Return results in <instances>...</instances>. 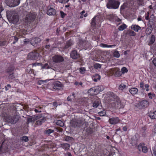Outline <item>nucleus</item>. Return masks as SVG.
<instances>
[{
	"instance_id": "nucleus-1",
	"label": "nucleus",
	"mask_w": 156,
	"mask_h": 156,
	"mask_svg": "<svg viewBox=\"0 0 156 156\" xmlns=\"http://www.w3.org/2000/svg\"><path fill=\"white\" fill-rule=\"evenodd\" d=\"M107 100L112 104V106L115 108H120L122 107L121 102L119 98L112 92H110L108 94Z\"/></svg>"
},
{
	"instance_id": "nucleus-2",
	"label": "nucleus",
	"mask_w": 156,
	"mask_h": 156,
	"mask_svg": "<svg viewBox=\"0 0 156 156\" xmlns=\"http://www.w3.org/2000/svg\"><path fill=\"white\" fill-rule=\"evenodd\" d=\"M27 30H26L25 29H21L19 32H17L15 36L12 37V39L14 40L12 44H14L16 43L18 41V39L24 37L23 36L27 34Z\"/></svg>"
},
{
	"instance_id": "nucleus-3",
	"label": "nucleus",
	"mask_w": 156,
	"mask_h": 156,
	"mask_svg": "<svg viewBox=\"0 0 156 156\" xmlns=\"http://www.w3.org/2000/svg\"><path fill=\"white\" fill-rule=\"evenodd\" d=\"M120 2L115 0H109L107 4V8L110 9H116L118 8Z\"/></svg>"
},
{
	"instance_id": "nucleus-4",
	"label": "nucleus",
	"mask_w": 156,
	"mask_h": 156,
	"mask_svg": "<svg viewBox=\"0 0 156 156\" xmlns=\"http://www.w3.org/2000/svg\"><path fill=\"white\" fill-rule=\"evenodd\" d=\"M36 18V15L33 13H30L26 15L25 19L26 23L28 25L30 24L31 22H33Z\"/></svg>"
},
{
	"instance_id": "nucleus-5",
	"label": "nucleus",
	"mask_w": 156,
	"mask_h": 156,
	"mask_svg": "<svg viewBox=\"0 0 156 156\" xmlns=\"http://www.w3.org/2000/svg\"><path fill=\"white\" fill-rule=\"evenodd\" d=\"M149 105L148 101L144 100L140 101L137 104V106L139 109L145 108H147Z\"/></svg>"
},
{
	"instance_id": "nucleus-6",
	"label": "nucleus",
	"mask_w": 156,
	"mask_h": 156,
	"mask_svg": "<svg viewBox=\"0 0 156 156\" xmlns=\"http://www.w3.org/2000/svg\"><path fill=\"white\" fill-rule=\"evenodd\" d=\"M19 119L18 117L15 116L9 115L6 117V120L8 122L13 124L16 123Z\"/></svg>"
},
{
	"instance_id": "nucleus-7",
	"label": "nucleus",
	"mask_w": 156,
	"mask_h": 156,
	"mask_svg": "<svg viewBox=\"0 0 156 156\" xmlns=\"http://www.w3.org/2000/svg\"><path fill=\"white\" fill-rule=\"evenodd\" d=\"M91 99L93 103V106L97 108L101 102L100 99L96 96L91 97Z\"/></svg>"
},
{
	"instance_id": "nucleus-8",
	"label": "nucleus",
	"mask_w": 156,
	"mask_h": 156,
	"mask_svg": "<svg viewBox=\"0 0 156 156\" xmlns=\"http://www.w3.org/2000/svg\"><path fill=\"white\" fill-rule=\"evenodd\" d=\"M39 53L36 51L31 52L29 53L28 55V58L32 60H37L38 59L39 56Z\"/></svg>"
},
{
	"instance_id": "nucleus-9",
	"label": "nucleus",
	"mask_w": 156,
	"mask_h": 156,
	"mask_svg": "<svg viewBox=\"0 0 156 156\" xmlns=\"http://www.w3.org/2000/svg\"><path fill=\"white\" fill-rule=\"evenodd\" d=\"M52 60L53 62L55 63H60L63 62L64 60V59L63 57L61 55H56L53 57Z\"/></svg>"
},
{
	"instance_id": "nucleus-10",
	"label": "nucleus",
	"mask_w": 156,
	"mask_h": 156,
	"mask_svg": "<svg viewBox=\"0 0 156 156\" xmlns=\"http://www.w3.org/2000/svg\"><path fill=\"white\" fill-rule=\"evenodd\" d=\"M101 23L100 18L95 16L92 19L91 25L92 27H95L96 25L98 24Z\"/></svg>"
},
{
	"instance_id": "nucleus-11",
	"label": "nucleus",
	"mask_w": 156,
	"mask_h": 156,
	"mask_svg": "<svg viewBox=\"0 0 156 156\" xmlns=\"http://www.w3.org/2000/svg\"><path fill=\"white\" fill-rule=\"evenodd\" d=\"M145 144L144 143H140L138 146V148L139 150L140 151V148L142 149V152L144 153H147L148 151V149L147 146H145Z\"/></svg>"
},
{
	"instance_id": "nucleus-12",
	"label": "nucleus",
	"mask_w": 156,
	"mask_h": 156,
	"mask_svg": "<svg viewBox=\"0 0 156 156\" xmlns=\"http://www.w3.org/2000/svg\"><path fill=\"white\" fill-rule=\"evenodd\" d=\"M6 142V140H4L0 147V152L2 153L5 152L8 149V146L7 144H5Z\"/></svg>"
},
{
	"instance_id": "nucleus-13",
	"label": "nucleus",
	"mask_w": 156,
	"mask_h": 156,
	"mask_svg": "<svg viewBox=\"0 0 156 156\" xmlns=\"http://www.w3.org/2000/svg\"><path fill=\"white\" fill-rule=\"evenodd\" d=\"M71 57L73 59H76L80 58V54L76 50H73L70 53Z\"/></svg>"
},
{
	"instance_id": "nucleus-14",
	"label": "nucleus",
	"mask_w": 156,
	"mask_h": 156,
	"mask_svg": "<svg viewBox=\"0 0 156 156\" xmlns=\"http://www.w3.org/2000/svg\"><path fill=\"white\" fill-rule=\"evenodd\" d=\"M120 120L118 117H112L109 118L108 122L109 123L112 125L117 124L119 122Z\"/></svg>"
},
{
	"instance_id": "nucleus-15",
	"label": "nucleus",
	"mask_w": 156,
	"mask_h": 156,
	"mask_svg": "<svg viewBox=\"0 0 156 156\" xmlns=\"http://www.w3.org/2000/svg\"><path fill=\"white\" fill-rule=\"evenodd\" d=\"M41 116V115H36L35 117L28 118L27 119V124H28L30 122H34L40 118Z\"/></svg>"
},
{
	"instance_id": "nucleus-16",
	"label": "nucleus",
	"mask_w": 156,
	"mask_h": 156,
	"mask_svg": "<svg viewBox=\"0 0 156 156\" xmlns=\"http://www.w3.org/2000/svg\"><path fill=\"white\" fill-rule=\"evenodd\" d=\"M39 115H41V117L38 119L37 120L35 123V125L37 126H39L41 125L42 123L46 121V119L44 117H42V114H39Z\"/></svg>"
},
{
	"instance_id": "nucleus-17",
	"label": "nucleus",
	"mask_w": 156,
	"mask_h": 156,
	"mask_svg": "<svg viewBox=\"0 0 156 156\" xmlns=\"http://www.w3.org/2000/svg\"><path fill=\"white\" fill-rule=\"evenodd\" d=\"M15 68V67L13 65L9 64V66L6 69V72L7 73H13Z\"/></svg>"
},
{
	"instance_id": "nucleus-18",
	"label": "nucleus",
	"mask_w": 156,
	"mask_h": 156,
	"mask_svg": "<svg viewBox=\"0 0 156 156\" xmlns=\"http://www.w3.org/2000/svg\"><path fill=\"white\" fill-rule=\"evenodd\" d=\"M155 37L154 35H152L150 38L147 41V43L148 45L151 46L152 45L155 41Z\"/></svg>"
},
{
	"instance_id": "nucleus-19",
	"label": "nucleus",
	"mask_w": 156,
	"mask_h": 156,
	"mask_svg": "<svg viewBox=\"0 0 156 156\" xmlns=\"http://www.w3.org/2000/svg\"><path fill=\"white\" fill-rule=\"evenodd\" d=\"M70 124L74 128L80 127L81 125L80 122H78L75 120H73L70 122Z\"/></svg>"
},
{
	"instance_id": "nucleus-20",
	"label": "nucleus",
	"mask_w": 156,
	"mask_h": 156,
	"mask_svg": "<svg viewBox=\"0 0 156 156\" xmlns=\"http://www.w3.org/2000/svg\"><path fill=\"white\" fill-rule=\"evenodd\" d=\"M88 94L90 95H96L98 94L95 87L91 88L88 90Z\"/></svg>"
},
{
	"instance_id": "nucleus-21",
	"label": "nucleus",
	"mask_w": 156,
	"mask_h": 156,
	"mask_svg": "<svg viewBox=\"0 0 156 156\" xmlns=\"http://www.w3.org/2000/svg\"><path fill=\"white\" fill-rule=\"evenodd\" d=\"M138 91V89L135 87H131L129 89V92L132 95H134L136 94Z\"/></svg>"
},
{
	"instance_id": "nucleus-22",
	"label": "nucleus",
	"mask_w": 156,
	"mask_h": 156,
	"mask_svg": "<svg viewBox=\"0 0 156 156\" xmlns=\"http://www.w3.org/2000/svg\"><path fill=\"white\" fill-rule=\"evenodd\" d=\"M41 41L39 38L34 37L32 38L30 41V43L33 46L35 45L36 44H38Z\"/></svg>"
},
{
	"instance_id": "nucleus-23",
	"label": "nucleus",
	"mask_w": 156,
	"mask_h": 156,
	"mask_svg": "<svg viewBox=\"0 0 156 156\" xmlns=\"http://www.w3.org/2000/svg\"><path fill=\"white\" fill-rule=\"evenodd\" d=\"M148 115L151 119H156V111H151L148 113Z\"/></svg>"
},
{
	"instance_id": "nucleus-24",
	"label": "nucleus",
	"mask_w": 156,
	"mask_h": 156,
	"mask_svg": "<svg viewBox=\"0 0 156 156\" xmlns=\"http://www.w3.org/2000/svg\"><path fill=\"white\" fill-rule=\"evenodd\" d=\"M56 12L55 9L51 8L48 10L47 13L49 16H54L56 14Z\"/></svg>"
},
{
	"instance_id": "nucleus-25",
	"label": "nucleus",
	"mask_w": 156,
	"mask_h": 156,
	"mask_svg": "<svg viewBox=\"0 0 156 156\" xmlns=\"http://www.w3.org/2000/svg\"><path fill=\"white\" fill-rule=\"evenodd\" d=\"M95 88L98 94L100 92L102 91L104 89V86L102 85H99L95 86Z\"/></svg>"
},
{
	"instance_id": "nucleus-26",
	"label": "nucleus",
	"mask_w": 156,
	"mask_h": 156,
	"mask_svg": "<svg viewBox=\"0 0 156 156\" xmlns=\"http://www.w3.org/2000/svg\"><path fill=\"white\" fill-rule=\"evenodd\" d=\"M131 28L135 31L137 32L139 30H140L141 27L138 25L133 24L131 27Z\"/></svg>"
},
{
	"instance_id": "nucleus-27",
	"label": "nucleus",
	"mask_w": 156,
	"mask_h": 156,
	"mask_svg": "<svg viewBox=\"0 0 156 156\" xmlns=\"http://www.w3.org/2000/svg\"><path fill=\"white\" fill-rule=\"evenodd\" d=\"M73 44V41L71 39H69L66 42V44L65 45L64 48L67 49L68 48Z\"/></svg>"
},
{
	"instance_id": "nucleus-28",
	"label": "nucleus",
	"mask_w": 156,
	"mask_h": 156,
	"mask_svg": "<svg viewBox=\"0 0 156 156\" xmlns=\"http://www.w3.org/2000/svg\"><path fill=\"white\" fill-rule=\"evenodd\" d=\"M61 146L65 150H67L69 149L70 145L69 144L67 143H63L61 144Z\"/></svg>"
},
{
	"instance_id": "nucleus-29",
	"label": "nucleus",
	"mask_w": 156,
	"mask_h": 156,
	"mask_svg": "<svg viewBox=\"0 0 156 156\" xmlns=\"http://www.w3.org/2000/svg\"><path fill=\"white\" fill-rule=\"evenodd\" d=\"M146 127H143L142 128L141 130H140V132L142 134V136L144 137H145L147 135L146 132Z\"/></svg>"
},
{
	"instance_id": "nucleus-30",
	"label": "nucleus",
	"mask_w": 156,
	"mask_h": 156,
	"mask_svg": "<svg viewBox=\"0 0 156 156\" xmlns=\"http://www.w3.org/2000/svg\"><path fill=\"white\" fill-rule=\"evenodd\" d=\"M135 2L139 6H144L145 5L144 0H135Z\"/></svg>"
},
{
	"instance_id": "nucleus-31",
	"label": "nucleus",
	"mask_w": 156,
	"mask_h": 156,
	"mask_svg": "<svg viewBox=\"0 0 156 156\" xmlns=\"http://www.w3.org/2000/svg\"><path fill=\"white\" fill-rule=\"evenodd\" d=\"M93 80L95 82H97L98 80H99L101 78L100 76L98 74H95L92 77Z\"/></svg>"
},
{
	"instance_id": "nucleus-32",
	"label": "nucleus",
	"mask_w": 156,
	"mask_h": 156,
	"mask_svg": "<svg viewBox=\"0 0 156 156\" xmlns=\"http://www.w3.org/2000/svg\"><path fill=\"white\" fill-rule=\"evenodd\" d=\"M61 87L62 85L61 84V82H58L54 84L53 86V88L55 89H58Z\"/></svg>"
},
{
	"instance_id": "nucleus-33",
	"label": "nucleus",
	"mask_w": 156,
	"mask_h": 156,
	"mask_svg": "<svg viewBox=\"0 0 156 156\" xmlns=\"http://www.w3.org/2000/svg\"><path fill=\"white\" fill-rule=\"evenodd\" d=\"M75 97V94L73 93L72 95H70L67 98V100L69 101H72L73 100Z\"/></svg>"
},
{
	"instance_id": "nucleus-34",
	"label": "nucleus",
	"mask_w": 156,
	"mask_h": 156,
	"mask_svg": "<svg viewBox=\"0 0 156 156\" xmlns=\"http://www.w3.org/2000/svg\"><path fill=\"white\" fill-rule=\"evenodd\" d=\"M56 124L61 127H63L64 126V122L61 120H57L56 122Z\"/></svg>"
},
{
	"instance_id": "nucleus-35",
	"label": "nucleus",
	"mask_w": 156,
	"mask_h": 156,
	"mask_svg": "<svg viewBox=\"0 0 156 156\" xmlns=\"http://www.w3.org/2000/svg\"><path fill=\"white\" fill-rule=\"evenodd\" d=\"M54 131V130L53 129H49L45 131L44 133L45 134L49 135L51 133H53Z\"/></svg>"
},
{
	"instance_id": "nucleus-36",
	"label": "nucleus",
	"mask_w": 156,
	"mask_h": 156,
	"mask_svg": "<svg viewBox=\"0 0 156 156\" xmlns=\"http://www.w3.org/2000/svg\"><path fill=\"white\" fill-rule=\"evenodd\" d=\"M126 25L125 24H123L119 27L118 29L120 31H122L125 29L126 28Z\"/></svg>"
},
{
	"instance_id": "nucleus-37",
	"label": "nucleus",
	"mask_w": 156,
	"mask_h": 156,
	"mask_svg": "<svg viewBox=\"0 0 156 156\" xmlns=\"http://www.w3.org/2000/svg\"><path fill=\"white\" fill-rule=\"evenodd\" d=\"M100 46L103 48H112L113 45H108L107 44L101 43L100 44Z\"/></svg>"
},
{
	"instance_id": "nucleus-38",
	"label": "nucleus",
	"mask_w": 156,
	"mask_h": 156,
	"mask_svg": "<svg viewBox=\"0 0 156 156\" xmlns=\"http://www.w3.org/2000/svg\"><path fill=\"white\" fill-rule=\"evenodd\" d=\"M113 56L116 58H119L120 56V54L117 51H115L113 53Z\"/></svg>"
},
{
	"instance_id": "nucleus-39",
	"label": "nucleus",
	"mask_w": 156,
	"mask_h": 156,
	"mask_svg": "<svg viewBox=\"0 0 156 156\" xmlns=\"http://www.w3.org/2000/svg\"><path fill=\"white\" fill-rule=\"evenodd\" d=\"M8 77L9 79H13L15 78V76L14 75V72L8 73Z\"/></svg>"
},
{
	"instance_id": "nucleus-40",
	"label": "nucleus",
	"mask_w": 156,
	"mask_h": 156,
	"mask_svg": "<svg viewBox=\"0 0 156 156\" xmlns=\"http://www.w3.org/2000/svg\"><path fill=\"white\" fill-rule=\"evenodd\" d=\"M126 87V86L123 83L120 84L119 87L118 89L121 90H123Z\"/></svg>"
},
{
	"instance_id": "nucleus-41",
	"label": "nucleus",
	"mask_w": 156,
	"mask_h": 156,
	"mask_svg": "<svg viewBox=\"0 0 156 156\" xmlns=\"http://www.w3.org/2000/svg\"><path fill=\"white\" fill-rule=\"evenodd\" d=\"M42 69H49L50 68L49 66L48 63H45L44 65L42 64L41 66Z\"/></svg>"
},
{
	"instance_id": "nucleus-42",
	"label": "nucleus",
	"mask_w": 156,
	"mask_h": 156,
	"mask_svg": "<svg viewBox=\"0 0 156 156\" xmlns=\"http://www.w3.org/2000/svg\"><path fill=\"white\" fill-rule=\"evenodd\" d=\"M152 30L151 28H147L145 30V33L147 35H149L152 32Z\"/></svg>"
},
{
	"instance_id": "nucleus-43",
	"label": "nucleus",
	"mask_w": 156,
	"mask_h": 156,
	"mask_svg": "<svg viewBox=\"0 0 156 156\" xmlns=\"http://www.w3.org/2000/svg\"><path fill=\"white\" fill-rule=\"evenodd\" d=\"M20 139L22 141H24L26 142H27L29 140L28 137L26 136H23L21 137Z\"/></svg>"
},
{
	"instance_id": "nucleus-44",
	"label": "nucleus",
	"mask_w": 156,
	"mask_h": 156,
	"mask_svg": "<svg viewBox=\"0 0 156 156\" xmlns=\"http://www.w3.org/2000/svg\"><path fill=\"white\" fill-rule=\"evenodd\" d=\"M148 96L150 99H152L153 97H155V94L154 93H148Z\"/></svg>"
},
{
	"instance_id": "nucleus-45",
	"label": "nucleus",
	"mask_w": 156,
	"mask_h": 156,
	"mask_svg": "<svg viewBox=\"0 0 156 156\" xmlns=\"http://www.w3.org/2000/svg\"><path fill=\"white\" fill-rule=\"evenodd\" d=\"M121 71L122 73L124 74L125 73H127L128 70L126 67H123L121 69Z\"/></svg>"
},
{
	"instance_id": "nucleus-46",
	"label": "nucleus",
	"mask_w": 156,
	"mask_h": 156,
	"mask_svg": "<svg viewBox=\"0 0 156 156\" xmlns=\"http://www.w3.org/2000/svg\"><path fill=\"white\" fill-rule=\"evenodd\" d=\"M94 68L96 69L100 68L101 67V65L98 63H95L94 65Z\"/></svg>"
},
{
	"instance_id": "nucleus-47",
	"label": "nucleus",
	"mask_w": 156,
	"mask_h": 156,
	"mask_svg": "<svg viewBox=\"0 0 156 156\" xmlns=\"http://www.w3.org/2000/svg\"><path fill=\"white\" fill-rule=\"evenodd\" d=\"M105 113V111L104 110L99 112L98 113L99 115L101 116H104Z\"/></svg>"
},
{
	"instance_id": "nucleus-48",
	"label": "nucleus",
	"mask_w": 156,
	"mask_h": 156,
	"mask_svg": "<svg viewBox=\"0 0 156 156\" xmlns=\"http://www.w3.org/2000/svg\"><path fill=\"white\" fill-rule=\"evenodd\" d=\"M6 44V41H2L0 40V46H4Z\"/></svg>"
},
{
	"instance_id": "nucleus-49",
	"label": "nucleus",
	"mask_w": 156,
	"mask_h": 156,
	"mask_svg": "<svg viewBox=\"0 0 156 156\" xmlns=\"http://www.w3.org/2000/svg\"><path fill=\"white\" fill-rule=\"evenodd\" d=\"M121 74L120 71H116L115 73V76L119 77L121 76Z\"/></svg>"
},
{
	"instance_id": "nucleus-50",
	"label": "nucleus",
	"mask_w": 156,
	"mask_h": 156,
	"mask_svg": "<svg viewBox=\"0 0 156 156\" xmlns=\"http://www.w3.org/2000/svg\"><path fill=\"white\" fill-rule=\"evenodd\" d=\"M32 65L33 66H41L42 65V64L41 63L35 62L33 63Z\"/></svg>"
},
{
	"instance_id": "nucleus-51",
	"label": "nucleus",
	"mask_w": 156,
	"mask_h": 156,
	"mask_svg": "<svg viewBox=\"0 0 156 156\" xmlns=\"http://www.w3.org/2000/svg\"><path fill=\"white\" fill-rule=\"evenodd\" d=\"M140 87L142 90H144V83L143 82H141L140 83Z\"/></svg>"
},
{
	"instance_id": "nucleus-52",
	"label": "nucleus",
	"mask_w": 156,
	"mask_h": 156,
	"mask_svg": "<svg viewBox=\"0 0 156 156\" xmlns=\"http://www.w3.org/2000/svg\"><path fill=\"white\" fill-rule=\"evenodd\" d=\"M134 137H135V140L137 142L140 138V136L138 134L136 133L134 135Z\"/></svg>"
},
{
	"instance_id": "nucleus-53",
	"label": "nucleus",
	"mask_w": 156,
	"mask_h": 156,
	"mask_svg": "<svg viewBox=\"0 0 156 156\" xmlns=\"http://www.w3.org/2000/svg\"><path fill=\"white\" fill-rule=\"evenodd\" d=\"M129 34L132 36H134L136 35V33L133 30H130L129 33Z\"/></svg>"
},
{
	"instance_id": "nucleus-54",
	"label": "nucleus",
	"mask_w": 156,
	"mask_h": 156,
	"mask_svg": "<svg viewBox=\"0 0 156 156\" xmlns=\"http://www.w3.org/2000/svg\"><path fill=\"white\" fill-rule=\"evenodd\" d=\"M60 13L61 15V17L62 18H64L66 16V14H65L63 11H60Z\"/></svg>"
},
{
	"instance_id": "nucleus-55",
	"label": "nucleus",
	"mask_w": 156,
	"mask_h": 156,
	"mask_svg": "<svg viewBox=\"0 0 156 156\" xmlns=\"http://www.w3.org/2000/svg\"><path fill=\"white\" fill-rule=\"evenodd\" d=\"M74 84L76 85H79L80 86H82L83 85V83L81 82H79L77 81H76L74 83Z\"/></svg>"
},
{
	"instance_id": "nucleus-56",
	"label": "nucleus",
	"mask_w": 156,
	"mask_h": 156,
	"mask_svg": "<svg viewBox=\"0 0 156 156\" xmlns=\"http://www.w3.org/2000/svg\"><path fill=\"white\" fill-rule=\"evenodd\" d=\"M85 71V69L84 68H81L80 69V72L82 73H83Z\"/></svg>"
},
{
	"instance_id": "nucleus-57",
	"label": "nucleus",
	"mask_w": 156,
	"mask_h": 156,
	"mask_svg": "<svg viewBox=\"0 0 156 156\" xmlns=\"http://www.w3.org/2000/svg\"><path fill=\"white\" fill-rule=\"evenodd\" d=\"M71 137L68 136H66L65 138V140L66 141H69L71 140Z\"/></svg>"
},
{
	"instance_id": "nucleus-58",
	"label": "nucleus",
	"mask_w": 156,
	"mask_h": 156,
	"mask_svg": "<svg viewBox=\"0 0 156 156\" xmlns=\"http://www.w3.org/2000/svg\"><path fill=\"white\" fill-rule=\"evenodd\" d=\"M126 7V5L124 4H123L120 7V11H122Z\"/></svg>"
},
{
	"instance_id": "nucleus-59",
	"label": "nucleus",
	"mask_w": 156,
	"mask_h": 156,
	"mask_svg": "<svg viewBox=\"0 0 156 156\" xmlns=\"http://www.w3.org/2000/svg\"><path fill=\"white\" fill-rule=\"evenodd\" d=\"M115 21L118 22H120L121 21V20L118 17H116L115 18Z\"/></svg>"
},
{
	"instance_id": "nucleus-60",
	"label": "nucleus",
	"mask_w": 156,
	"mask_h": 156,
	"mask_svg": "<svg viewBox=\"0 0 156 156\" xmlns=\"http://www.w3.org/2000/svg\"><path fill=\"white\" fill-rule=\"evenodd\" d=\"M30 41L29 40V39H26L24 40V44H27L28 43V42H29Z\"/></svg>"
},
{
	"instance_id": "nucleus-61",
	"label": "nucleus",
	"mask_w": 156,
	"mask_h": 156,
	"mask_svg": "<svg viewBox=\"0 0 156 156\" xmlns=\"http://www.w3.org/2000/svg\"><path fill=\"white\" fill-rule=\"evenodd\" d=\"M85 13V11L84 10L82 11L80 13L81 16H80V18H82L83 17V13Z\"/></svg>"
},
{
	"instance_id": "nucleus-62",
	"label": "nucleus",
	"mask_w": 156,
	"mask_h": 156,
	"mask_svg": "<svg viewBox=\"0 0 156 156\" xmlns=\"http://www.w3.org/2000/svg\"><path fill=\"white\" fill-rule=\"evenodd\" d=\"M7 87H8L9 88H11V85L9 84H8L7 85V86L5 87V90H8V88H7Z\"/></svg>"
},
{
	"instance_id": "nucleus-63",
	"label": "nucleus",
	"mask_w": 156,
	"mask_h": 156,
	"mask_svg": "<svg viewBox=\"0 0 156 156\" xmlns=\"http://www.w3.org/2000/svg\"><path fill=\"white\" fill-rule=\"evenodd\" d=\"M127 127L126 126H125L123 127L122 129L124 131H126L127 130Z\"/></svg>"
},
{
	"instance_id": "nucleus-64",
	"label": "nucleus",
	"mask_w": 156,
	"mask_h": 156,
	"mask_svg": "<svg viewBox=\"0 0 156 156\" xmlns=\"http://www.w3.org/2000/svg\"><path fill=\"white\" fill-rule=\"evenodd\" d=\"M153 155L154 156H156V149H154L153 150Z\"/></svg>"
}]
</instances>
